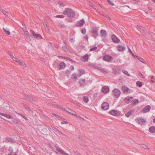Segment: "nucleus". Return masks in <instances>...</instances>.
I'll return each instance as SVG.
<instances>
[{
	"label": "nucleus",
	"instance_id": "f257e3e1",
	"mask_svg": "<svg viewBox=\"0 0 155 155\" xmlns=\"http://www.w3.org/2000/svg\"><path fill=\"white\" fill-rule=\"evenodd\" d=\"M63 13L68 17L72 18H74L75 15V12L72 9L69 8H66Z\"/></svg>",
	"mask_w": 155,
	"mask_h": 155
},
{
	"label": "nucleus",
	"instance_id": "f03ea898",
	"mask_svg": "<svg viewBox=\"0 0 155 155\" xmlns=\"http://www.w3.org/2000/svg\"><path fill=\"white\" fill-rule=\"evenodd\" d=\"M113 95L115 96L116 98L118 97L120 95L121 92L118 89L114 88L113 90Z\"/></svg>",
	"mask_w": 155,
	"mask_h": 155
},
{
	"label": "nucleus",
	"instance_id": "7ed1b4c3",
	"mask_svg": "<svg viewBox=\"0 0 155 155\" xmlns=\"http://www.w3.org/2000/svg\"><path fill=\"white\" fill-rule=\"evenodd\" d=\"M103 60L108 62H110L113 60L112 57L107 54L104 55L103 58Z\"/></svg>",
	"mask_w": 155,
	"mask_h": 155
},
{
	"label": "nucleus",
	"instance_id": "20e7f679",
	"mask_svg": "<svg viewBox=\"0 0 155 155\" xmlns=\"http://www.w3.org/2000/svg\"><path fill=\"white\" fill-rule=\"evenodd\" d=\"M24 98L30 102H32L36 101V100H34L30 95H27L26 94L24 95Z\"/></svg>",
	"mask_w": 155,
	"mask_h": 155
},
{
	"label": "nucleus",
	"instance_id": "39448f33",
	"mask_svg": "<svg viewBox=\"0 0 155 155\" xmlns=\"http://www.w3.org/2000/svg\"><path fill=\"white\" fill-rule=\"evenodd\" d=\"M139 124H143L146 122V120L142 118L138 117L135 120Z\"/></svg>",
	"mask_w": 155,
	"mask_h": 155
},
{
	"label": "nucleus",
	"instance_id": "423d86ee",
	"mask_svg": "<svg viewBox=\"0 0 155 155\" xmlns=\"http://www.w3.org/2000/svg\"><path fill=\"white\" fill-rule=\"evenodd\" d=\"M109 108V104L106 102L103 103L101 105V108L104 110H107Z\"/></svg>",
	"mask_w": 155,
	"mask_h": 155
},
{
	"label": "nucleus",
	"instance_id": "0eeeda50",
	"mask_svg": "<svg viewBox=\"0 0 155 155\" xmlns=\"http://www.w3.org/2000/svg\"><path fill=\"white\" fill-rule=\"evenodd\" d=\"M111 38L113 41L116 43H118L120 42V40L114 35H111Z\"/></svg>",
	"mask_w": 155,
	"mask_h": 155
},
{
	"label": "nucleus",
	"instance_id": "6e6552de",
	"mask_svg": "<svg viewBox=\"0 0 155 155\" xmlns=\"http://www.w3.org/2000/svg\"><path fill=\"white\" fill-rule=\"evenodd\" d=\"M109 113L110 114L114 116H118L120 115L119 112L114 110H112L110 111Z\"/></svg>",
	"mask_w": 155,
	"mask_h": 155
},
{
	"label": "nucleus",
	"instance_id": "1a4fd4ad",
	"mask_svg": "<svg viewBox=\"0 0 155 155\" xmlns=\"http://www.w3.org/2000/svg\"><path fill=\"white\" fill-rule=\"evenodd\" d=\"M85 21L84 19H82L80 21H78L75 25V26L77 27H82L85 24Z\"/></svg>",
	"mask_w": 155,
	"mask_h": 155
},
{
	"label": "nucleus",
	"instance_id": "9d476101",
	"mask_svg": "<svg viewBox=\"0 0 155 155\" xmlns=\"http://www.w3.org/2000/svg\"><path fill=\"white\" fill-rule=\"evenodd\" d=\"M133 99V97L128 96L125 98L124 99V101L126 103L129 104L132 102Z\"/></svg>",
	"mask_w": 155,
	"mask_h": 155
},
{
	"label": "nucleus",
	"instance_id": "9b49d317",
	"mask_svg": "<svg viewBox=\"0 0 155 155\" xmlns=\"http://www.w3.org/2000/svg\"><path fill=\"white\" fill-rule=\"evenodd\" d=\"M109 91V88L108 86H104L101 89V91L104 94H106Z\"/></svg>",
	"mask_w": 155,
	"mask_h": 155
},
{
	"label": "nucleus",
	"instance_id": "f8f14e48",
	"mask_svg": "<svg viewBox=\"0 0 155 155\" xmlns=\"http://www.w3.org/2000/svg\"><path fill=\"white\" fill-rule=\"evenodd\" d=\"M150 108L151 107L150 105H147L142 109V111L143 113H145L149 111L150 109Z\"/></svg>",
	"mask_w": 155,
	"mask_h": 155
},
{
	"label": "nucleus",
	"instance_id": "ddd939ff",
	"mask_svg": "<svg viewBox=\"0 0 155 155\" xmlns=\"http://www.w3.org/2000/svg\"><path fill=\"white\" fill-rule=\"evenodd\" d=\"M100 34L101 37H106L107 35V33L105 30H101L100 31Z\"/></svg>",
	"mask_w": 155,
	"mask_h": 155
},
{
	"label": "nucleus",
	"instance_id": "4468645a",
	"mask_svg": "<svg viewBox=\"0 0 155 155\" xmlns=\"http://www.w3.org/2000/svg\"><path fill=\"white\" fill-rule=\"evenodd\" d=\"M92 33L94 34V37L96 38L98 34V30L97 28L96 27L93 28L92 29Z\"/></svg>",
	"mask_w": 155,
	"mask_h": 155
},
{
	"label": "nucleus",
	"instance_id": "2eb2a0df",
	"mask_svg": "<svg viewBox=\"0 0 155 155\" xmlns=\"http://www.w3.org/2000/svg\"><path fill=\"white\" fill-rule=\"evenodd\" d=\"M85 80L84 79H80L79 81V84L81 87H83L85 85Z\"/></svg>",
	"mask_w": 155,
	"mask_h": 155
},
{
	"label": "nucleus",
	"instance_id": "dca6fc26",
	"mask_svg": "<svg viewBox=\"0 0 155 155\" xmlns=\"http://www.w3.org/2000/svg\"><path fill=\"white\" fill-rule=\"evenodd\" d=\"M5 141L6 142H11L12 143H15V140L14 139L11 138L10 137H8L5 138Z\"/></svg>",
	"mask_w": 155,
	"mask_h": 155
},
{
	"label": "nucleus",
	"instance_id": "f3484780",
	"mask_svg": "<svg viewBox=\"0 0 155 155\" xmlns=\"http://www.w3.org/2000/svg\"><path fill=\"white\" fill-rule=\"evenodd\" d=\"M85 73V70L84 69H81L79 70L78 73L77 75L79 77H80L82 75Z\"/></svg>",
	"mask_w": 155,
	"mask_h": 155
},
{
	"label": "nucleus",
	"instance_id": "a211bd4d",
	"mask_svg": "<svg viewBox=\"0 0 155 155\" xmlns=\"http://www.w3.org/2000/svg\"><path fill=\"white\" fill-rule=\"evenodd\" d=\"M57 151L63 155H70L68 153H65L64 151L60 148H58L57 150Z\"/></svg>",
	"mask_w": 155,
	"mask_h": 155
},
{
	"label": "nucleus",
	"instance_id": "6ab92c4d",
	"mask_svg": "<svg viewBox=\"0 0 155 155\" xmlns=\"http://www.w3.org/2000/svg\"><path fill=\"white\" fill-rule=\"evenodd\" d=\"M113 74H120V69L119 68H113L112 69Z\"/></svg>",
	"mask_w": 155,
	"mask_h": 155
},
{
	"label": "nucleus",
	"instance_id": "aec40b11",
	"mask_svg": "<svg viewBox=\"0 0 155 155\" xmlns=\"http://www.w3.org/2000/svg\"><path fill=\"white\" fill-rule=\"evenodd\" d=\"M122 90L124 93L128 92L129 91V88L125 86L122 87Z\"/></svg>",
	"mask_w": 155,
	"mask_h": 155
},
{
	"label": "nucleus",
	"instance_id": "412c9836",
	"mask_svg": "<svg viewBox=\"0 0 155 155\" xmlns=\"http://www.w3.org/2000/svg\"><path fill=\"white\" fill-rule=\"evenodd\" d=\"M65 64L64 62H62L58 65V67L60 69H62L65 67Z\"/></svg>",
	"mask_w": 155,
	"mask_h": 155
},
{
	"label": "nucleus",
	"instance_id": "4be33fe9",
	"mask_svg": "<svg viewBox=\"0 0 155 155\" xmlns=\"http://www.w3.org/2000/svg\"><path fill=\"white\" fill-rule=\"evenodd\" d=\"M117 48L119 51H124L125 49V48L121 45H118L117 46Z\"/></svg>",
	"mask_w": 155,
	"mask_h": 155
},
{
	"label": "nucleus",
	"instance_id": "5701e85b",
	"mask_svg": "<svg viewBox=\"0 0 155 155\" xmlns=\"http://www.w3.org/2000/svg\"><path fill=\"white\" fill-rule=\"evenodd\" d=\"M73 112L74 113H72L71 112H69V114H72L73 115H74L77 118H79L80 119H82L83 120H84V119L83 118H82V117H81L80 116L76 114V113L75 112L73 111Z\"/></svg>",
	"mask_w": 155,
	"mask_h": 155
},
{
	"label": "nucleus",
	"instance_id": "b1692460",
	"mask_svg": "<svg viewBox=\"0 0 155 155\" xmlns=\"http://www.w3.org/2000/svg\"><path fill=\"white\" fill-rule=\"evenodd\" d=\"M82 58L83 59V61L84 62H86L88 60V58L87 54L83 56L82 57Z\"/></svg>",
	"mask_w": 155,
	"mask_h": 155
},
{
	"label": "nucleus",
	"instance_id": "393cba45",
	"mask_svg": "<svg viewBox=\"0 0 155 155\" xmlns=\"http://www.w3.org/2000/svg\"><path fill=\"white\" fill-rule=\"evenodd\" d=\"M149 131L151 133H155V127H151L149 128Z\"/></svg>",
	"mask_w": 155,
	"mask_h": 155
},
{
	"label": "nucleus",
	"instance_id": "a878e982",
	"mask_svg": "<svg viewBox=\"0 0 155 155\" xmlns=\"http://www.w3.org/2000/svg\"><path fill=\"white\" fill-rule=\"evenodd\" d=\"M12 121L15 123L18 124H19V121L18 120H17L16 119L13 118V117H12Z\"/></svg>",
	"mask_w": 155,
	"mask_h": 155
},
{
	"label": "nucleus",
	"instance_id": "bb28decb",
	"mask_svg": "<svg viewBox=\"0 0 155 155\" xmlns=\"http://www.w3.org/2000/svg\"><path fill=\"white\" fill-rule=\"evenodd\" d=\"M133 111V110L129 111L128 112L125 114V116L127 117H129Z\"/></svg>",
	"mask_w": 155,
	"mask_h": 155
},
{
	"label": "nucleus",
	"instance_id": "cd10ccee",
	"mask_svg": "<svg viewBox=\"0 0 155 155\" xmlns=\"http://www.w3.org/2000/svg\"><path fill=\"white\" fill-rule=\"evenodd\" d=\"M0 10L7 17L8 16V13L7 12L5 11L2 8H1Z\"/></svg>",
	"mask_w": 155,
	"mask_h": 155
},
{
	"label": "nucleus",
	"instance_id": "c85d7f7f",
	"mask_svg": "<svg viewBox=\"0 0 155 155\" xmlns=\"http://www.w3.org/2000/svg\"><path fill=\"white\" fill-rule=\"evenodd\" d=\"M83 100L86 103H87L89 101L88 97L86 96H84L83 97Z\"/></svg>",
	"mask_w": 155,
	"mask_h": 155
},
{
	"label": "nucleus",
	"instance_id": "c756f323",
	"mask_svg": "<svg viewBox=\"0 0 155 155\" xmlns=\"http://www.w3.org/2000/svg\"><path fill=\"white\" fill-rule=\"evenodd\" d=\"M132 104L134 105H135L137 104L139 102V101L137 99H135L134 100H133L132 101Z\"/></svg>",
	"mask_w": 155,
	"mask_h": 155
},
{
	"label": "nucleus",
	"instance_id": "7c9ffc66",
	"mask_svg": "<svg viewBox=\"0 0 155 155\" xmlns=\"http://www.w3.org/2000/svg\"><path fill=\"white\" fill-rule=\"evenodd\" d=\"M24 34L26 35L27 38H30V35L28 31H25Z\"/></svg>",
	"mask_w": 155,
	"mask_h": 155
},
{
	"label": "nucleus",
	"instance_id": "2f4dec72",
	"mask_svg": "<svg viewBox=\"0 0 155 155\" xmlns=\"http://www.w3.org/2000/svg\"><path fill=\"white\" fill-rule=\"evenodd\" d=\"M71 78L72 79L77 80L78 78V77L75 74H73L71 75Z\"/></svg>",
	"mask_w": 155,
	"mask_h": 155
},
{
	"label": "nucleus",
	"instance_id": "473e14b6",
	"mask_svg": "<svg viewBox=\"0 0 155 155\" xmlns=\"http://www.w3.org/2000/svg\"><path fill=\"white\" fill-rule=\"evenodd\" d=\"M8 150L9 151H10V153L8 154V155H12V153H13V150L12 147H10Z\"/></svg>",
	"mask_w": 155,
	"mask_h": 155
},
{
	"label": "nucleus",
	"instance_id": "72a5a7b5",
	"mask_svg": "<svg viewBox=\"0 0 155 155\" xmlns=\"http://www.w3.org/2000/svg\"><path fill=\"white\" fill-rule=\"evenodd\" d=\"M99 69L103 73H107V70L105 69L104 68H100Z\"/></svg>",
	"mask_w": 155,
	"mask_h": 155
},
{
	"label": "nucleus",
	"instance_id": "f704fd0d",
	"mask_svg": "<svg viewBox=\"0 0 155 155\" xmlns=\"http://www.w3.org/2000/svg\"><path fill=\"white\" fill-rule=\"evenodd\" d=\"M3 30L4 32L5 33V34L7 35H10V32L8 30H7L5 28H3Z\"/></svg>",
	"mask_w": 155,
	"mask_h": 155
},
{
	"label": "nucleus",
	"instance_id": "c9c22d12",
	"mask_svg": "<svg viewBox=\"0 0 155 155\" xmlns=\"http://www.w3.org/2000/svg\"><path fill=\"white\" fill-rule=\"evenodd\" d=\"M35 38L38 39H42V37L39 34H37Z\"/></svg>",
	"mask_w": 155,
	"mask_h": 155
},
{
	"label": "nucleus",
	"instance_id": "e433bc0d",
	"mask_svg": "<svg viewBox=\"0 0 155 155\" xmlns=\"http://www.w3.org/2000/svg\"><path fill=\"white\" fill-rule=\"evenodd\" d=\"M24 107L28 111H29L30 112H31V113L33 112V111L32 110H30V108L28 107V106L27 105H25L24 106Z\"/></svg>",
	"mask_w": 155,
	"mask_h": 155
},
{
	"label": "nucleus",
	"instance_id": "4c0bfd02",
	"mask_svg": "<svg viewBox=\"0 0 155 155\" xmlns=\"http://www.w3.org/2000/svg\"><path fill=\"white\" fill-rule=\"evenodd\" d=\"M137 85L139 87H141L143 85L142 83L140 81H138L136 83Z\"/></svg>",
	"mask_w": 155,
	"mask_h": 155
},
{
	"label": "nucleus",
	"instance_id": "58836bf2",
	"mask_svg": "<svg viewBox=\"0 0 155 155\" xmlns=\"http://www.w3.org/2000/svg\"><path fill=\"white\" fill-rule=\"evenodd\" d=\"M53 106L54 107V108H58L59 109H61V110H63V108L60 107V105H55V104H54V105Z\"/></svg>",
	"mask_w": 155,
	"mask_h": 155
},
{
	"label": "nucleus",
	"instance_id": "ea45409f",
	"mask_svg": "<svg viewBox=\"0 0 155 155\" xmlns=\"http://www.w3.org/2000/svg\"><path fill=\"white\" fill-rule=\"evenodd\" d=\"M122 71L123 73L124 74L126 75L127 76H130V74H128V72L127 71L124 70H122Z\"/></svg>",
	"mask_w": 155,
	"mask_h": 155
},
{
	"label": "nucleus",
	"instance_id": "a19ab883",
	"mask_svg": "<svg viewBox=\"0 0 155 155\" xmlns=\"http://www.w3.org/2000/svg\"><path fill=\"white\" fill-rule=\"evenodd\" d=\"M19 63V64H23V62L20 59H19L18 58H17V59L15 60V61Z\"/></svg>",
	"mask_w": 155,
	"mask_h": 155
},
{
	"label": "nucleus",
	"instance_id": "79ce46f5",
	"mask_svg": "<svg viewBox=\"0 0 155 155\" xmlns=\"http://www.w3.org/2000/svg\"><path fill=\"white\" fill-rule=\"evenodd\" d=\"M137 58L141 62H142L143 63H146V62L142 58L140 57H139H139Z\"/></svg>",
	"mask_w": 155,
	"mask_h": 155
},
{
	"label": "nucleus",
	"instance_id": "37998d69",
	"mask_svg": "<svg viewBox=\"0 0 155 155\" xmlns=\"http://www.w3.org/2000/svg\"><path fill=\"white\" fill-rule=\"evenodd\" d=\"M64 110H66L67 112H68L69 113V112H71L72 113H74L73 111H72L69 108H67L65 109V108H64Z\"/></svg>",
	"mask_w": 155,
	"mask_h": 155
},
{
	"label": "nucleus",
	"instance_id": "c03bdc74",
	"mask_svg": "<svg viewBox=\"0 0 155 155\" xmlns=\"http://www.w3.org/2000/svg\"><path fill=\"white\" fill-rule=\"evenodd\" d=\"M86 30L85 28H82L81 30V32L83 34H85L86 33Z\"/></svg>",
	"mask_w": 155,
	"mask_h": 155
},
{
	"label": "nucleus",
	"instance_id": "a18cd8bd",
	"mask_svg": "<svg viewBox=\"0 0 155 155\" xmlns=\"http://www.w3.org/2000/svg\"><path fill=\"white\" fill-rule=\"evenodd\" d=\"M71 72V71L69 70H67L65 71V74H67V76H68L69 75L70 73Z\"/></svg>",
	"mask_w": 155,
	"mask_h": 155
},
{
	"label": "nucleus",
	"instance_id": "49530a36",
	"mask_svg": "<svg viewBox=\"0 0 155 155\" xmlns=\"http://www.w3.org/2000/svg\"><path fill=\"white\" fill-rule=\"evenodd\" d=\"M30 32L32 34V35L35 37L36 35V34L32 30H30Z\"/></svg>",
	"mask_w": 155,
	"mask_h": 155
},
{
	"label": "nucleus",
	"instance_id": "de8ad7c7",
	"mask_svg": "<svg viewBox=\"0 0 155 155\" xmlns=\"http://www.w3.org/2000/svg\"><path fill=\"white\" fill-rule=\"evenodd\" d=\"M64 59H66L67 60H68L70 61H72V62H74V61L73 60L70 58H68V57H64Z\"/></svg>",
	"mask_w": 155,
	"mask_h": 155
},
{
	"label": "nucleus",
	"instance_id": "09e8293b",
	"mask_svg": "<svg viewBox=\"0 0 155 155\" xmlns=\"http://www.w3.org/2000/svg\"><path fill=\"white\" fill-rule=\"evenodd\" d=\"M107 1L108 3L111 5L114 6V4L113 2H111L110 0H107Z\"/></svg>",
	"mask_w": 155,
	"mask_h": 155
},
{
	"label": "nucleus",
	"instance_id": "8fccbe9b",
	"mask_svg": "<svg viewBox=\"0 0 155 155\" xmlns=\"http://www.w3.org/2000/svg\"><path fill=\"white\" fill-rule=\"evenodd\" d=\"M64 16L63 15H58L56 16V18H62L64 17Z\"/></svg>",
	"mask_w": 155,
	"mask_h": 155
},
{
	"label": "nucleus",
	"instance_id": "3c124183",
	"mask_svg": "<svg viewBox=\"0 0 155 155\" xmlns=\"http://www.w3.org/2000/svg\"><path fill=\"white\" fill-rule=\"evenodd\" d=\"M5 115V117L8 119H12V117L11 115L8 114H6Z\"/></svg>",
	"mask_w": 155,
	"mask_h": 155
},
{
	"label": "nucleus",
	"instance_id": "603ef678",
	"mask_svg": "<svg viewBox=\"0 0 155 155\" xmlns=\"http://www.w3.org/2000/svg\"><path fill=\"white\" fill-rule=\"evenodd\" d=\"M62 49L65 51H68V49L66 47L63 46L62 47Z\"/></svg>",
	"mask_w": 155,
	"mask_h": 155
},
{
	"label": "nucleus",
	"instance_id": "864d4df0",
	"mask_svg": "<svg viewBox=\"0 0 155 155\" xmlns=\"http://www.w3.org/2000/svg\"><path fill=\"white\" fill-rule=\"evenodd\" d=\"M58 4L61 6H64V5L63 4V3L61 1H59L58 2Z\"/></svg>",
	"mask_w": 155,
	"mask_h": 155
},
{
	"label": "nucleus",
	"instance_id": "5fc2aeb1",
	"mask_svg": "<svg viewBox=\"0 0 155 155\" xmlns=\"http://www.w3.org/2000/svg\"><path fill=\"white\" fill-rule=\"evenodd\" d=\"M52 114L53 115V116H55V117H56V118H61V117H60V116H59L58 115H57V114H54V113H52Z\"/></svg>",
	"mask_w": 155,
	"mask_h": 155
},
{
	"label": "nucleus",
	"instance_id": "6e6d98bb",
	"mask_svg": "<svg viewBox=\"0 0 155 155\" xmlns=\"http://www.w3.org/2000/svg\"><path fill=\"white\" fill-rule=\"evenodd\" d=\"M97 47L95 46L94 47V48H91L90 50V51H94L97 49Z\"/></svg>",
	"mask_w": 155,
	"mask_h": 155
},
{
	"label": "nucleus",
	"instance_id": "4d7b16f0",
	"mask_svg": "<svg viewBox=\"0 0 155 155\" xmlns=\"http://www.w3.org/2000/svg\"><path fill=\"white\" fill-rule=\"evenodd\" d=\"M74 38H69V40L70 42H74Z\"/></svg>",
	"mask_w": 155,
	"mask_h": 155
},
{
	"label": "nucleus",
	"instance_id": "13d9d810",
	"mask_svg": "<svg viewBox=\"0 0 155 155\" xmlns=\"http://www.w3.org/2000/svg\"><path fill=\"white\" fill-rule=\"evenodd\" d=\"M141 146L144 149H147V146L146 145L143 144H142Z\"/></svg>",
	"mask_w": 155,
	"mask_h": 155
},
{
	"label": "nucleus",
	"instance_id": "bf43d9fd",
	"mask_svg": "<svg viewBox=\"0 0 155 155\" xmlns=\"http://www.w3.org/2000/svg\"><path fill=\"white\" fill-rule=\"evenodd\" d=\"M19 115H21L22 117L23 118H24L25 120H28V119L27 118L25 117V116H24L23 115L21 114H20V113H19L18 114Z\"/></svg>",
	"mask_w": 155,
	"mask_h": 155
},
{
	"label": "nucleus",
	"instance_id": "052dcab7",
	"mask_svg": "<svg viewBox=\"0 0 155 155\" xmlns=\"http://www.w3.org/2000/svg\"><path fill=\"white\" fill-rule=\"evenodd\" d=\"M84 38L87 41H88V36L87 35H85L84 37Z\"/></svg>",
	"mask_w": 155,
	"mask_h": 155
},
{
	"label": "nucleus",
	"instance_id": "680f3d73",
	"mask_svg": "<svg viewBox=\"0 0 155 155\" xmlns=\"http://www.w3.org/2000/svg\"><path fill=\"white\" fill-rule=\"evenodd\" d=\"M58 131V134H59V135H64L62 133L61 131L58 130L57 129H56Z\"/></svg>",
	"mask_w": 155,
	"mask_h": 155
},
{
	"label": "nucleus",
	"instance_id": "e2e57ef3",
	"mask_svg": "<svg viewBox=\"0 0 155 155\" xmlns=\"http://www.w3.org/2000/svg\"><path fill=\"white\" fill-rule=\"evenodd\" d=\"M8 54L9 55V56L10 57V58H11L12 59L13 58L14 56L11 53H8Z\"/></svg>",
	"mask_w": 155,
	"mask_h": 155
},
{
	"label": "nucleus",
	"instance_id": "0e129e2a",
	"mask_svg": "<svg viewBox=\"0 0 155 155\" xmlns=\"http://www.w3.org/2000/svg\"><path fill=\"white\" fill-rule=\"evenodd\" d=\"M127 48H128V49L129 50V52L131 54H133V53L132 51H131V50H130V48L128 46H127Z\"/></svg>",
	"mask_w": 155,
	"mask_h": 155
},
{
	"label": "nucleus",
	"instance_id": "69168bd1",
	"mask_svg": "<svg viewBox=\"0 0 155 155\" xmlns=\"http://www.w3.org/2000/svg\"><path fill=\"white\" fill-rule=\"evenodd\" d=\"M103 38V41L104 42H106L107 41V39L106 38V37H102Z\"/></svg>",
	"mask_w": 155,
	"mask_h": 155
},
{
	"label": "nucleus",
	"instance_id": "338daca9",
	"mask_svg": "<svg viewBox=\"0 0 155 155\" xmlns=\"http://www.w3.org/2000/svg\"><path fill=\"white\" fill-rule=\"evenodd\" d=\"M97 94H98V93H97L94 94V95H93V97H94V98H95L97 97Z\"/></svg>",
	"mask_w": 155,
	"mask_h": 155
},
{
	"label": "nucleus",
	"instance_id": "774afa93",
	"mask_svg": "<svg viewBox=\"0 0 155 155\" xmlns=\"http://www.w3.org/2000/svg\"><path fill=\"white\" fill-rule=\"evenodd\" d=\"M70 68L71 70H73L74 69V67L73 65H71L70 67Z\"/></svg>",
	"mask_w": 155,
	"mask_h": 155
}]
</instances>
